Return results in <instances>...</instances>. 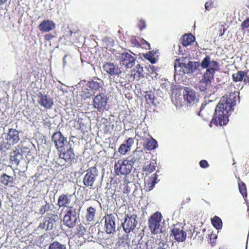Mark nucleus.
<instances>
[{"mask_svg":"<svg viewBox=\"0 0 249 249\" xmlns=\"http://www.w3.org/2000/svg\"><path fill=\"white\" fill-rule=\"evenodd\" d=\"M146 44L148 45V46H150L149 44L147 42H146Z\"/></svg>","mask_w":249,"mask_h":249,"instance_id":"338daca9","label":"nucleus"},{"mask_svg":"<svg viewBox=\"0 0 249 249\" xmlns=\"http://www.w3.org/2000/svg\"><path fill=\"white\" fill-rule=\"evenodd\" d=\"M122 239L123 241L122 242H124L125 243L127 244L129 241V234L128 233H126L123 236Z\"/></svg>","mask_w":249,"mask_h":249,"instance_id":"3c124183","label":"nucleus"},{"mask_svg":"<svg viewBox=\"0 0 249 249\" xmlns=\"http://www.w3.org/2000/svg\"><path fill=\"white\" fill-rule=\"evenodd\" d=\"M96 213V209L92 206H90L87 209L86 220L88 223L91 224L94 220Z\"/></svg>","mask_w":249,"mask_h":249,"instance_id":"412c9836","label":"nucleus"},{"mask_svg":"<svg viewBox=\"0 0 249 249\" xmlns=\"http://www.w3.org/2000/svg\"><path fill=\"white\" fill-rule=\"evenodd\" d=\"M157 249H170L168 245L166 243L160 242L159 244V247Z\"/></svg>","mask_w":249,"mask_h":249,"instance_id":"a18cd8bd","label":"nucleus"},{"mask_svg":"<svg viewBox=\"0 0 249 249\" xmlns=\"http://www.w3.org/2000/svg\"><path fill=\"white\" fill-rule=\"evenodd\" d=\"M47 36H45V38H46V39H47Z\"/></svg>","mask_w":249,"mask_h":249,"instance_id":"774afa93","label":"nucleus"},{"mask_svg":"<svg viewBox=\"0 0 249 249\" xmlns=\"http://www.w3.org/2000/svg\"><path fill=\"white\" fill-rule=\"evenodd\" d=\"M157 175L156 174H153L151 177H148L146 180V182H152V179H154L155 178V175Z\"/></svg>","mask_w":249,"mask_h":249,"instance_id":"6e6d98bb","label":"nucleus"},{"mask_svg":"<svg viewBox=\"0 0 249 249\" xmlns=\"http://www.w3.org/2000/svg\"><path fill=\"white\" fill-rule=\"evenodd\" d=\"M58 219V216L57 214L48 213L47 216L44 218L43 222L40 223L38 229L46 231L51 230Z\"/></svg>","mask_w":249,"mask_h":249,"instance_id":"1a4fd4ad","label":"nucleus"},{"mask_svg":"<svg viewBox=\"0 0 249 249\" xmlns=\"http://www.w3.org/2000/svg\"><path fill=\"white\" fill-rule=\"evenodd\" d=\"M68 56L67 54L65 55L63 58V66L65 67L67 64L66 58Z\"/></svg>","mask_w":249,"mask_h":249,"instance_id":"4d7b16f0","label":"nucleus"},{"mask_svg":"<svg viewBox=\"0 0 249 249\" xmlns=\"http://www.w3.org/2000/svg\"><path fill=\"white\" fill-rule=\"evenodd\" d=\"M107 102V97L103 93L99 94L96 95L93 99L94 107L99 111L103 110L105 108Z\"/></svg>","mask_w":249,"mask_h":249,"instance_id":"2eb2a0df","label":"nucleus"},{"mask_svg":"<svg viewBox=\"0 0 249 249\" xmlns=\"http://www.w3.org/2000/svg\"><path fill=\"white\" fill-rule=\"evenodd\" d=\"M71 195L68 194H61L58 197L57 200V206L59 208L62 207H69V205L71 203Z\"/></svg>","mask_w":249,"mask_h":249,"instance_id":"dca6fc26","label":"nucleus"},{"mask_svg":"<svg viewBox=\"0 0 249 249\" xmlns=\"http://www.w3.org/2000/svg\"><path fill=\"white\" fill-rule=\"evenodd\" d=\"M70 36H71L72 34V32L71 30L70 31Z\"/></svg>","mask_w":249,"mask_h":249,"instance_id":"0e129e2a","label":"nucleus"},{"mask_svg":"<svg viewBox=\"0 0 249 249\" xmlns=\"http://www.w3.org/2000/svg\"><path fill=\"white\" fill-rule=\"evenodd\" d=\"M244 77L245 72L243 71H239L237 73L232 74L233 80L235 82L242 81Z\"/></svg>","mask_w":249,"mask_h":249,"instance_id":"72a5a7b5","label":"nucleus"},{"mask_svg":"<svg viewBox=\"0 0 249 249\" xmlns=\"http://www.w3.org/2000/svg\"><path fill=\"white\" fill-rule=\"evenodd\" d=\"M55 25L51 20H44L38 26L39 31L43 32H49L54 29Z\"/></svg>","mask_w":249,"mask_h":249,"instance_id":"a211bd4d","label":"nucleus"},{"mask_svg":"<svg viewBox=\"0 0 249 249\" xmlns=\"http://www.w3.org/2000/svg\"><path fill=\"white\" fill-rule=\"evenodd\" d=\"M51 210V205L49 203L46 202L44 205H43L39 209V213L41 215H44L46 213Z\"/></svg>","mask_w":249,"mask_h":249,"instance_id":"c9c22d12","label":"nucleus"},{"mask_svg":"<svg viewBox=\"0 0 249 249\" xmlns=\"http://www.w3.org/2000/svg\"><path fill=\"white\" fill-rule=\"evenodd\" d=\"M195 38L192 35H185L181 38L182 44L187 46L195 41Z\"/></svg>","mask_w":249,"mask_h":249,"instance_id":"a878e982","label":"nucleus"},{"mask_svg":"<svg viewBox=\"0 0 249 249\" xmlns=\"http://www.w3.org/2000/svg\"><path fill=\"white\" fill-rule=\"evenodd\" d=\"M39 104L47 108H50L53 105V101L46 95H41L39 101Z\"/></svg>","mask_w":249,"mask_h":249,"instance_id":"5701e85b","label":"nucleus"},{"mask_svg":"<svg viewBox=\"0 0 249 249\" xmlns=\"http://www.w3.org/2000/svg\"><path fill=\"white\" fill-rule=\"evenodd\" d=\"M181 92V91L180 89L174 92L172 95V98H175V99L177 101V103L178 102H181L183 99V97H182V94L180 93Z\"/></svg>","mask_w":249,"mask_h":249,"instance_id":"e433bc0d","label":"nucleus"},{"mask_svg":"<svg viewBox=\"0 0 249 249\" xmlns=\"http://www.w3.org/2000/svg\"><path fill=\"white\" fill-rule=\"evenodd\" d=\"M133 143H134L133 139H132L131 138H129L127 140V141L126 142V143H125V144L126 146H128V148L129 149H130V148Z\"/></svg>","mask_w":249,"mask_h":249,"instance_id":"de8ad7c7","label":"nucleus"},{"mask_svg":"<svg viewBox=\"0 0 249 249\" xmlns=\"http://www.w3.org/2000/svg\"><path fill=\"white\" fill-rule=\"evenodd\" d=\"M160 89L163 93H166L168 90V89L170 86V83L169 81L166 80H161L160 82Z\"/></svg>","mask_w":249,"mask_h":249,"instance_id":"473e14b6","label":"nucleus"},{"mask_svg":"<svg viewBox=\"0 0 249 249\" xmlns=\"http://www.w3.org/2000/svg\"><path fill=\"white\" fill-rule=\"evenodd\" d=\"M139 26L141 30L145 29L146 27V24L145 21L143 20H141L139 24Z\"/></svg>","mask_w":249,"mask_h":249,"instance_id":"8fccbe9b","label":"nucleus"},{"mask_svg":"<svg viewBox=\"0 0 249 249\" xmlns=\"http://www.w3.org/2000/svg\"><path fill=\"white\" fill-rule=\"evenodd\" d=\"M52 141L55 143V147L59 151H63L65 149L67 145V139L62 136L60 132L54 133L52 137Z\"/></svg>","mask_w":249,"mask_h":249,"instance_id":"9b49d317","label":"nucleus"},{"mask_svg":"<svg viewBox=\"0 0 249 249\" xmlns=\"http://www.w3.org/2000/svg\"><path fill=\"white\" fill-rule=\"evenodd\" d=\"M78 218L76 209L73 207H69L63 217V222L66 227L72 229L75 227Z\"/></svg>","mask_w":249,"mask_h":249,"instance_id":"7ed1b4c3","label":"nucleus"},{"mask_svg":"<svg viewBox=\"0 0 249 249\" xmlns=\"http://www.w3.org/2000/svg\"><path fill=\"white\" fill-rule=\"evenodd\" d=\"M201 67L203 69H206L204 74L214 76L215 71L218 68V62L214 60H212L209 56L205 57L201 61Z\"/></svg>","mask_w":249,"mask_h":249,"instance_id":"0eeeda50","label":"nucleus"},{"mask_svg":"<svg viewBox=\"0 0 249 249\" xmlns=\"http://www.w3.org/2000/svg\"><path fill=\"white\" fill-rule=\"evenodd\" d=\"M131 172H114V176L124 175V182L128 183L132 182L134 180V176L131 174Z\"/></svg>","mask_w":249,"mask_h":249,"instance_id":"393cba45","label":"nucleus"},{"mask_svg":"<svg viewBox=\"0 0 249 249\" xmlns=\"http://www.w3.org/2000/svg\"><path fill=\"white\" fill-rule=\"evenodd\" d=\"M149 168L148 169L149 171H153L154 170H156V167L154 165V163L152 162V163H150L149 165Z\"/></svg>","mask_w":249,"mask_h":249,"instance_id":"5fc2aeb1","label":"nucleus"},{"mask_svg":"<svg viewBox=\"0 0 249 249\" xmlns=\"http://www.w3.org/2000/svg\"><path fill=\"white\" fill-rule=\"evenodd\" d=\"M48 249H67V247L66 245L55 241L50 244Z\"/></svg>","mask_w":249,"mask_h":249,"instance_id":"c756f323","label":"nucleus"},{"mask_svg":"<svg viewBox=\"0 0 249 249\" xmlns=\"http://www.w3.org/2000/svg\"><path fill=\"white\" fill-rule=\"evenodd\" d=\"M246 5L249 8V0H247L246 1Z\"/></svg>","mask_w":249,"mask_h":249,"instance_id":"052dcab7","label":"nucleus"},{"mask_svg":"<svg viewBox=\"0 0 249 249\" xmlns=\"http://www.w3.org/2000/svg\"><path fill=\"white\" fill-rule=\"evenodd\" d=\"M92 170H96V168L95 167H92V169H91L90 171H92Z\"/></svg>","mask_w":249,"mask_h":249,"instance_id":"e2e57ef3","label":"nucleus"},{"mask_svg":"<svg viewBox=\"0 0 249 249\" xmlns=\"http://www.w3.org/2000/svg\"><path fill=\"white\" fill-rule=\"evenodd\" d=\"M244 78V82L245 83H249V72H247L245 73V77Z\"/></svg>","mask_w":249,"mask_h":249,"instance_id":"864d4df0","label":"nucleus"},{"mask_svg":"<svg viewBox=\"0 0 249 249\" xmlns=\"http://www.w3.org/2000/svg\"><path fill=\"white\" fill-rule=\"evenodd\" d=\"M105 220V230L107 233H112L115 231L116 225L114 215L112 214H106L103 217Z\"/></svg>","mask_w":249,"mask_h":249,"instance_id":"f8f14e48","label":"nucleus"},{"mask_svg":"<svg viewBox=\"0 0 249 249\" xmlns=\"http://www.w3.org/2000/svg\"><path fill=\"white\" fill-rule=\"evenodd\" d=\"M241 27L243 32L247 31L249 34V18H248L242 22Z\"/></svg>","mask_w":249,"mask_h":249,"instance_id":"ea45409f","label":"nucleus"},{"mask_svg":"<svg viewBox=\"0 0 249 249\" xmlns=\"http://www.w3.org/2000/svg\"><path fill=\"white\" fill-rule=\"evenodd\" d=\"M136 214H126L124 223H122L123 230L127 233L133 231L137 225Z\"/></svg>","mask_w":249,"mask_h":249,"instance_id":"9d476101","label":"nucleus"},{"mask_svg":"<svg viewBox=\"0 0 249 249\" xmlns=\"http://www.w3.org/2000/svg\"><path fill=\"white\" fill-rule=\"evenodd\" d=\"M74 228L70 231L69 236L71 239L75 240L77 238H85V237L88 235V232L86 224L80 223L76 224Z\"/></svg>","mask_w":249,"mask_h":249,"instance_id":"6e6552de","label":"nucleus"},{"mask_svg":"<svg viewBox=\"0 0 249 249\" xmlns=\"http://www.w3.org/2000/svg\"><path fill=\"white\" fill-rule=\"evenodd\" d=\"M90 96V94H89V92L88 93V95L87 96V98H88Z\"/></svg>","mask_w":249,"mask_h":249,"instance_id":"69168bd1","label":"nucleus"},{"mask_svg":"<svg viewBox=\"0 0 249 249\" xmlns=\"http://www.w3.org/2000/svg\"><path fill=\"white\" fill-rule=\"evenodd\" d=\"M133 159L136 161L137 160H139L141 159L143 156V152L142 150H138L136 149L133 152L132 154Z\"/></svg>","mask_w":249,"mask_h":249,"instance_id":"f704fd0d","label":"nucleus"},{"mask_svg":"<svg viewBox=\"0 0 249 249\" xmlns=\"http://www.w3.org/2000/svg\"><path fill=\"white\" fill-rule=\"evenodd\" d=\"M103 68L104 71L111 75H118L121 73V71L118 67L110 62L104 64Z\"/></svg>","mask_w":249,"mask_h":249,"instance_id":"6ab92c4d","label":"nucleus"},{"mask_svg":"<svg viewBox=\"0 0 249 249\" xmlns=\"http://www.w3.org/2000/svg\"><path fill=\"white\" fill-rule=\"evenodd\" d=\"M134 71L137 72L139 75L142 74L143 72V68L141 66L140 64H137L134 69Z\"/></svg>","mask_w":249,"mask_h":249,"instance_id":"49530a36","label":"nucleus"},{"mask_svg":"<svg viewBox=\"0 0 249 249\" xmlns=\"http://www.w3.org/2000/svg\"><path fill=\"white\" fill-rule=\"evenodd\" d=\"M162 216L161 213L156 212L153 213L148 219V226L152 233L162 232L160 227V222Z\"/></svg>","mask_w":249,"mask_h":249,"instance_id":"423d86ee","label":"nucleus"},{"mask_svg":"<svg viewBox=\"0 0 249 249\" xmlns=\"http://www.w3.org/2000/svg\"><path fill=\"white\" fill-rule=\"evenodd\" d=\"M145 58L149 60L151 63L154 64L156 62L155 58L152 57L150 54H146L144 56Z\"/></svg>","mask_w":249,"mask_h":249,"instance_id":"09e8293b","label":"nucleus"},{"mask_svg":"<svg viewBox=\"0 0 249 249\" xmlns=\"http://www.w3.org/2000/svg\"><path fill=\"white\" fill-rule=\"evenodd\" d=\"M95 179V175L92 172H87L84 178L83 183L86 186H92Z\"/></svg>","mask_w":249,"mask_h":249,"instance_id":"4be33fe9","label":"nucleus"},{"mask_svg":"<svg viewBox=\"0 0 249 249\" xmlns=\"http://www.w3.org/2000/svg\"><path fill=\"white\" fill-rule=\"evenodd\" d=\"M115 55L116 59L126 69L131 68L135 64V58L127 52H117Z\"/></svg>","mask_w":249,"mask_h":249,"instance_id":"20e7f679","label":"nucleus"},{"mask_svg":"<svg viewBox=\"0 0 249 249\" xmlns=\"http://www.w3.org/2000/svg\"><path fill=\"white\" fill-rule=\"evenodd\" d=\"M19 154H18L17 153L13 152L11 156V160L12 161H15V163H18V157H20Z\"/></svg>","mask_w":249,"mask_h":249,"instance_id":"37998d69","label":"nucleus"},{"mask_svg":"<svg viewBox=\"0 0 249 249\" xmlns=\"http://www.w3.org/2000/svg\"><path fill=\"white\" fill-rule=\"evenodd\" d=\"M213 78V76L204 74L203 78L197 84V88L201 92H205L208 94H211L214 92V88L212 85L211 81Z\"/></svg>","mask_w":249,"mask_h":249,"instance_id":"39448f33","label":"nucleus"},{"mask_svg":"<svg viewBox=\"0 0 249 249\" xmlns=\"http://www.w3.org/2000/svg\"><path fill=\"white\" fill-rule=\"evenodd\" d=\"M200 166L201 167L205 168L208 166V162L205 160H202L199 162Z\"/></svg>","mask_w":249,"mask_h":249,"instance_id":"603ef678","label":"nucleus"},{"mask_svg":"<svg viewBox=\"0 0 249 249\" xmlns=\"http://www.w3.org/2000/svg\"><path fill=\"white\" fill-rule=\"evenodd\" d=\"M152 243L151 242H148L146 243L143 242H139L135 247L134 249H146V246L148 244Z\"/></svg>","mask_w":249,"mask_h":249,"instance_id":"79ce46f5","label":"nucleus"},{"mask_svg":"<svg viewBox=\"0 0 249 249\" xmlns=\"http://www.w3.org/2000/svg\"><path fill=\"white\" fill-rule=\"evenodd\" d=\"M60 154L59 157L60 158L64 159L65 160L70 159H72L74 157V154L73 153V149L71 148V145L70 143L65 146V149Z\"/></svg>","mask_w":249,"mask_h":249,"instance_id":"f3484780","label":"nucleus"},{"mask_svg":"<svg viewBox=\"0 0 249 249\" xmlns=\"http://www.w3.org/2000/svg\"><path fill=\"white\" fill-rule=\"evenodd\" d=\"M211 6V3L208 2H206L205 4V8L206 9V10H209V8Z\"/></svg>","mask_w":249,"mask_h":249,"instance_id":"bf43d9fd","label":"nucleus"},{"mask_svg":"<svg viewBox=\"0 0 249 249\" xmlns=\"http://www.w3.org/2000/svg\"><path fill=\"white\" fill-rule=\"evenodd\" d=\"M132 162L129 160H124L120 166V171H131L133 170L132 166Z\"/></svg>","mask_w":249,"mask_h":249,"instance_id":"c85d7f7f","label":"nucleus"},{"mask_svg":"<svg viewBox=\"0 0 249 249\" xmlns=\"http://www.w3.org/2000/svg\"><path fill=\"white\" fill-rule=\"evenodd\" d=\"M209 107L207 106V105H202L200 107V109L199 112L198 113V115L201 116L204 118V120H207L209 119V117L207 116V114L210 115L212 113V111L210 112V113L208 112L209 110Z\"/></svg>","mask_w":249,"mask_h":249,"instance_id":"bb28decb","label":"nucleus"},{"mask_svg":"<svg viewBox=\"0 0 249 249\" xmlns=\"http://www.w3.org/2000/svg\"><path fill=\"white\" fill-rule=\"evenodd\" d=\"M82 243V241H80L79 240H78V242H76V244L78 245H81Z\"/></svg>","mask_w":249,"mask_h":249,"instance_id":"680f3d73","label":"nucleus"},{"mask_svg":"<svg viewBox=\"0 0 249 249\" xmlns=\"http://www.w3.org/2000/svg\"><path fill=\"white\" fill-rule=\"evenodd\" d=\"M211 223L213 226L216 230H219L222 228V220L216 215H215L213 218L211 219Z\"/></svg>","mask_w":249,"mask_h":249,"instance_id":"cd10ccee","label":"nucleus"},{"mask_svg":"<svg viewBox=\"0 0 249 249\" xmlns=\"http://www.w3.org/2000/svg\"><path fill=\"white\" fill-rule=\"evenodd\" d=\"M89 87L94 90H97L101 87V86L98 82L92 81L89 82Z\"/></svg>","mask_w":249,"mask_h":249,"instance_id":"58836bf2","label":"nucleus"},{"mask_svg":"<svg viewBox=\"0 0 249 249\" xmlns=\"http://www.w3.org/2000/svg\"><path fill=\"white\" fill-rule=\"evenodd\" d=\"M130 150L125 144H122L119 148L118 151L123 155L125 154L127 152Z\"/></svg>","mask_w":249,"mask_h":249,"instance_id":"a19ab883","label":"nucleus"},{"mask_svg":"<svg viewBox=\"0 0 249 249\" xmlns=\"http://www.w3.org/2000/svg\"><path fill=\"white\" fill-rule=\"evenodd\" d=\"M144 97L146 99V100H149L150 101L153 102L154 98V95L151 92H146L144 96Z\"/></svg>","mask_w":249,"mask_h":249,"instance_id":"c03bdc74","label":"nucleus"},{"mask_svg":"<svg viewBox=\"0 0 249 249\" xmlns=\"http://www.w3.org/2000/svg\"><path fill=\"white\" fill-rule=\"evenodd\" d=\"M120 166H122V163L118 162L117 164H116L115 165V170H119L120 171Z\"/></svg>","mask_w":249,"mask_h":249,"instance_id":"13d9d810","label":"nucleus"},{"mask_svg":"<svg viewBox=\"0 0 249 249\" xmlns=\"http://www.w3.org/2000/svg\"><path fill=\"white\" fill-rule=\"evenodd\" d=\"M7 140L10 143H17L19 140L18 131L15 129H9Z\"/></svg>","mask_w":249,"mask_h":249,"instance_id":"aec40b11","label":"nucleus"},{"mask_svg":"<svg viewBox=\"0 0 249 249\" xmlns=\"http://www.w3.org/2000/svg\"><path fill=\"white\" fill-rule=\"evenodd\" d=\"M143 146L147 150H151L156 149L158 147V144L154 139L150 138L147 140V142Z\"/></svg>","mask_w":249,"mask_h":249,"instance_id":"b1692460","label":"nucleus"},{"mask_svg":"<svg viewBox=\"0 0 249 249\" xmlns=\"http://www.w3.org/2000/svg\"><path fill=\"white\" fill-rule=\"evenodd\" d=\"M171 237L178 242H183L186 238V233L180 225H175L171 231Z\"/></svg>","mask_w":249,"mask_h":249,"instance_id":"ddd939ff","label":"nucleus"},{"mask_svg":"<svg viewBox=\"0 0 249 249\" xmlns=\"http://www.w3.org/2000/svg\"><path fill=\"white\" fill-rule=\"evenodd\" d=\"M157 178H158V175H155L154 178L152 179H153L152 180V182H146V183L147 185V187H148V191H150L152 190L153 189V188L155 186V184L157 183Z\"/></svg>","mask_w":249,"mask_h":249,"instance_id":"4c0bfd02","label":"nucleus"},{"mask_svg":"<svg viewBox=\"0 0 249 249\" xmlns=\"http://www.w3.org/2000/svg\"><path fill=\"white\" fill-rule=\"evenodd\" d=\"M181 93L182 94L183 100L186 101L190 104H194L198 101L196 96V94L193 90L186 88V89H181Z\"/></svg>","mask_w":249,"mask_h":249,"instance_id":"4468645a","label":"nucleus"},{"mask_svg":"<svg viewBox=\"0 0 249 249\" xmlns=\"http://www.w3.org/2000/svg\"><path fill=\"white\" fill-rule=\"evenodd\" d=\"M238 187L240 193L244 198L247 197V190L246 184L239 179L238 181Z\"/></svg>","mask_w":249,"mask_h":249,"instance_id":"7c9ffc66","label":"nucleus"},{"mask_svg":"<svg viewBox=\"0 0 249 249\" xmlns=\"http://www.w3.org/2000/svg\"><path fill=\"white\" fill-rule=\"evenodd\" d=\"M235 95L232 93L229 96H223L215 109V112L210 124H212L222 126L226 124L229 122L228 114L233 110L232 107L235 105Z\"/></svg>","mask_w":249,"mask_h":249,"instance_id":"f257e3e1","label":"nucleus"},{"mask_svg":"<svg viewBox=\"0 0 249 249\" xmlns=\"http://www.w3.org/2000/svg\"><path fill=\"white\" fill-rule=\"evenodd\" d=\"M13 178L12 177L3 174L0 177V182L4 185H7L9 183H12Z\"/></svg>","mask_w":249,"mask_h":249,"instance_id":"2f4dec72","label":"nucleus"},{"mask_svg":"<svg viewBox=\"0 0 249 249\" xmlns=\"http://www.w3.org/2000/svg\"><path fill=\"white\" fill-rule=\"evenodd\" d=\"M194 63L187 57H182L176 60L174 63L175 71L176 73L182 71L183 73L193 72Z\"/></svg>","mask_w":249,"mask_h":249,"instance_id":"f03ea898","label":"nucleus"}]
</instances>
